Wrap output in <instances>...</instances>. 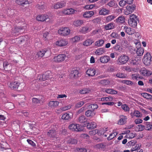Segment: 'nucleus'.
<instances>
[{
    "label": "nucleus",
    "instance_id": "1",
    "mask_svg": "<svg viewBox=\"0 0 152 152\" xmlns=\"http://www.w3.org/2000/svg\"><path fill=\"white\" fill-rule=\"evenodd\" d=\"M139 22L137 17L134 14L131 15L129 19L128 20L129 25L132 27H136L137 25V22Z\"/></svg>",
    "mask_w": 152,
    "mask_h": 152
},
{
    "label": "nucleus",
    "instance_id": "2",
    "mask_svg": "<svg viewBox=\"0 0 152 152\" xmlns=\"http://www.w3.org/2000/svg\"><path fill=\"white\" fill-rule=\"evenodd\" d=\"M36 20L38 21L48 22L50 21L49 16L46 14L39 15L36 17Z\"/></svg>",
    "mask_w": 152,
    "mask_h": 152
},
{
    "label": "nucleus",
    "instance_id": "3",
    "mask_svg": "<svg viewBox=\"0 0 152 152\" xmlns=\"http://www.w3.org/2000/svg\"><path fill=\"white\" fill-rule=\"evenodd\" d=\"M51 54V52L47 49H42L38 52L37 55L39 57L42 58L45 55L46 57L49 56Z\"/></svg>",
    "mask_w": 152,
    "mask_h": 152
},
{
    "label": "nucleus",
    "instance_id": "4",
    "mask_svg": "<svg viewBox=\"0 0 152 152\" xmlns=\"http://www.w3.org/2000/svg\"><path fill=\"white\" fill-rule=\"evenodd\" d=\"M70 30L68 27L61 28L58 31L59 34L62 36H66L69 35L70 32Z\"/></svg>",
    "mask_w": 152,
    "mask_h": 152
},
{
    "label": "nucleus",
    "instance_id": "5",
    "mask_svg": "<svg viewBox=\"0 0 152 152\" xmlns=\"http://www.w3.org/2000/svg\"><path fill=\"white\" fill-rule=\"evenodd\" d=\"M66 58V55L64 54H60L57 56H55L53 59V61L56 63H59L63 61Z\"/></svg>",
    "mask_w": 152,
    "mask_h": 152
},
{
    "label": "nucleus",
    "instance_id": "6",
    "mask_svg": "<svg viewBox=\"0 0 152 152\" xmlns=\"http://www.w3.org/2000/svg\"><path fill=\"white\" fill-rule=\"evenodd\" d=\"M129 57L125 55H121L118 58V62L119 64H125L128 61Z\"/></svg>",
    "mask_w": 152,
    "mask_h": 152
},
{
    "label": "nucleus",
    "instance_id": "7",
    "mask_svg": "<svg viewBox=\"0 0 152 152\" xmlns=\"http://www.w3.org/2000/svg\"><path fill=\"white\" fill-rule=\"evenodd\" d=\"M57 132L55 129H49L47 132V134L48 136L50 138L57 139Z\"/></svg>",
    "mask_w": 152,
    "mask_h": 152
},
{
    "label": "nucleus",
    "instance_id": "8",
    "mask_svg": "<svg viewBox=\"0 0 152 152\" xmlns=\"http://www.w3.org/2000/svg\"><path fill=\"white\" fill-rule=\"evenodd\" d=\"M92 29L90 24H87V25L81 27L80 29V31L83 34H86L90 32Z\"/></svg>",
    "mask_w": 152,
    "mask_h": 152
},
{
    "label": "nucleus",
    "instance_id": "9",
    "mask_svg": "<svg viewBox=\"0 0 152 152\" xmlns=\"http://www.w3.org/2000/svg\"><path fill=\"white\" fill-rule=\"evenodd\" d=\"M143 63L146 65H149L151 62V57L150 54L149 53H147L145 55L143 59Z\"/></svg>",
    "mask_w": 152,
    "mask_h": 152
},
{
    "label": "nucleus",
    "instance_id": "10",
    "mask_svg": "<svg viewBox=\"0 0 152 152\" xmlns=\"http://www.w3.org/2000/svg\"><path fill=\"white\" fill-rule=\"evenodd\" d=\"M20 84L18 81H12L10 83L9 86L12 90H16L18 89Z\"/></svg>",
    "mask_w": 152,
    "mask_h": 152
},
{
    "label": "nucleus",
    "instance_id": "11",
    "mask_svg": "<svg viewBox=\"0 0 152 152\" xmlns=\"http://www.w3.org/2000/svg\"><path fill=\"white\" fill-rule=\"evenodd\" d=\"M68 43V41L65 39L59 40L56 42V45L60 47L66 45Z\"/></svg>",
    "mask_w": 152,
    "mask_h": 152
},
{
    "label": "nucleus",
    "instance_id": "12",
    "mask_svg": "<svg viewBox=\"0 0 152 152\" xmlns=\"http://www.w3.org/2000/svg\"><path fill=\"white\" fill-rule=\"evenodd\" d=\"M66 4V2L64 1H61L56 3L54 6L55 9H58L64 7Z\"/></svg>",
    "mask_w": 152,
    "mask_h": 152
},
{
    "label": "nucleus",
    "instance_id": "13",
    "mask_svg": "<svg viewBox=\"0 0 152 152\" xmlns=\"http://www.w3.org/2000/svg\"><path fill=\"white\" fill-rule=\"evenodd\" d=\"M120 119L118 121L117 124L119 125H123L125 124L126 122L127 117L123 115L120 116Z\"/></svg>",
    "mask_w": 152,
    "mask_h": 152
},
{
    "label": "nucleus",
    "instance_id": "14",
    "mask_svg": "<svg viewBox=\"0 0 152 152\" xmlns=\"http://www.w3.org/2000/svg\"><path fill=\"white\" fill-rule=\"evenodd\" d=\"M99 135L103 134L104 136L106 137L107 136L108 134L110 132V131L108 128H104L100 130H99Z\"/></svg>",
    "mask_w": 152,
    "mask_h": 152
},
{
    "label": "nucleus",
    "instance_id": "15",
    "mask_svg": "<svg viewBox=\"0 0 152 152\" xmlns=\"http://www.w3.org/2000/svg\"><path fill=\"white\" fill-rule=\"evenodd\" d=\"M135 6L134 5L127 6L126 7L127 11L125 12V14L128 15L131 14L135 10Z\"/></svg>",
    "mask_w": 152,
    "mask_h": 152
},
{
    "label": "nucleus",
    "instance_id": "16",
    "mask_svg": "<svg viewBox=\"0 0 152 152\" xmlns=\"http://www.w3.org/2000/svg\"><path fill=\"white\" fill-rule=\"evenodd\" d=\"M130 115L132 118L135 117L137 118H140L142 116V114L138 110H135L130 113Z\"/></svg>",
    "mask_w": 152,
    "mask_h": 152
},
{
    "label": "nucleus",
    "instance_id": "17",
    "mask_svg": "<svg viewBox=\"0 0 152 152\" xmlns=\"http://www.w3.org/2000/svg\"><path fill=\"white\" fill-rule=\"evenodd\" d=\"M15 3L23 7L29 4L28 0H16Z\"/></svg>",
    "mask_w": 152,
    "mask_h": 152
},
{
    "label": "nucleus",
    "instance_id": "18",
    "mask_svg": "<svg viewBox=\"0 0 152 152\" xmlns=\"http://www.w3.org/2000/svg\"><path fill=\"white\" fill-rule=\"evenodd\" d=\"M124 29L125 30V32L127 34L129 35H132L135 32V30L134 29L127 26H124Z\"/></svg>",
    "mask_w": 152,
    "mask_h": 152
},
{
    "label": "nucleus",
    "instance_id": "19",
    "mask_svg": "<svg viewBox=\"0 0 152 152\" xmlns=\"http://www.w3.org/2000/svg\"><path fill=\"white\" fill-rule=\"evenodd\" d=\"M86 74L88 76H94L96 73V70L93 68H90L88 69L86 71Z\"/></svg>",
    "mask_w": 152,
    "mask_h": 152
},
{
    "label": "nucleus",
    "instance_id": "20",
    "mask_svg": "<svg viewBox=\"0 0 152 152\" xmlns=\"http://www.w3.org/2000/svg\"><path fill=\"white\" fill-rule=\"evenodd\" d=\"M59 104L57 101H50L48 104V105L51 108L54 109Z\"/></svg>",
    "mask_w": 152,
    "mask_h": 152
},
{
    "label": "nucleus",
    "instance_id": "21",
    "mask_svg": "<svg viewBox=\"0 0 152 152\" xmlns=\"http://www.w3.org/2000/svg\"><path fill=\"white\" fill-rule=\"evenodd\" d=\"M26 28V26H23L22 27H15L14 28H12V33H16L18 32H20L23 29Z\"/></svg>",
    "mask_w": 152,
    "mask_h": 152
},
{
    "label": "nucleus",
    "instance_id": "22",
    "mask_svg": "<svg viewBox=\"0 0 152 152\" xmlns=\"http://www.w3.org/2000/svg\"><path fill=\"white\" fill-rule=\"evenodd\" d=\"M94 42L93 39L91 38H88L83 42V44L84 46H88L91 45Z\"/></svg>",
    "mask_w": 152,
    "mask_h": 152
},
{
    "label": "nucleus",
    "instance_id": "23",
    "mask_svg": "<svg viewBox=\"0 0 152 152\" xmlns=\"http://www.w3.org/2000/svg\"><path fill=\"white\" fill-rule=\"evenodd\" d=\"M110 11L106 8H102L99 10V14L101 15H105L109 14Z\"/></svg>",
    "mask_w": 152,
    "mask_h": 152
},
{
    "label": "nucleus",
    "instance_id": "24",
    "mask_svg": "<svg viewBox=\"0 0 152 152\" xmlns=\"http://www.w3.org/2000/svg\"><path fill=\"white\" fill-rule=\"evenodd\" d=\"M110 60V57L109 56H102L100 58V61L103 63L105 64L107 63Z\"/></svg>",
    "mask_w": 152,
    "mask_h": 152
},
{
    "label": "nucleus",
    "instance_id": "25",
    "mask_svg": "<svg viewBox=\"0 0 152 152\" xmlns=\"http://www.w3.org/2000/svg\"><path fill=\"white\" fill-rule=\"evenodd\" d=\"M95 114V113L92 110H88L85 112L86 115L88 118H92L94 117Z\"/></svg>",
    "mask_w": 152,
    "mask_h": 152
},
{
    "label": "nucleus",
    "instance_id": "26",
    "mask_svg": "<svg viewBox=\"0 0 152 152\" xmlns=\"http://www.w3.org/2000/svg\"><path fill=\"white\" fill-rule=\"evenodd\" d=\"M125 22V18L123 16H119L116 19V22L119 24L123 23Z\"/></svg>",
    "mask_w": 152,
    "mask_h": 152
},
{
    "label": "nucleus",
    "instance_id": "27",
    "mask_svg": "<svg viewBox=\"0 0 152 152\" xmlns=\"http://www.w3.org/2000/svg\"><path fill=\"white\" fill-rule=\"evenodd\" d=\"M96 124L95 122H93L91 123H89L87 125V128L89 129H93L96 127Z\"/></svg>",
    "mask_w": 152,
    "mask_h": 152
},
{
    "label": "nucleus",
    "instance_id": "28",
    "mask_svg": "<svg viewBox=\"0 0 152 152\" xmlns=\"http://www.w3.org/2000/svg\"><path fill=\"white\" fill-rule=\"evenodd\" d=\"M94 12L92 11H86L83 15V17L86 18L91 17L94 15Z\"/></svg>",
    "mask_w": 152,
    "mask_h": 152
},
{
    "label": "nucleus",
    "instance_id": "29",
    "mask_svg": "<svg viewBox=\"0 0 152 152\" xmlns=\"http://www.w3.org/2000/svg\"><path fill=\"white\" fill-rule=\"evenodd\" d=\"M141 73L142 75L144 76H149L152 75V72L146 69L142 70Z\"/></svg>",
    "mask_w": 152,
    "mask_h": 152
},
{
    "label": "nucleus",
    "instance_id": "30",
    "mask_svg": "<svg viewBox=\"0 0 152 152\" xmlns=\"http://www.w3.org/2000/svg\"><path fill=\"white\" fill-rule=\"evenodd\" d=\"M43 97V96H41V98H33L32 99V103L34 104L40 103L42 101V99Z\"/></svg>",
    "mask_w": 152,
    "mask_h": 152
},
{
    "label": "nucleus",
    "instance_id": "31",
    "mask_svg": "<svg viewBox=\"0 0 152 152\" xmlns=\"http://www.w3.org/2000/svg\"><path fill=\"white\" fill-rule=\"evenodd\" d=\"M105 52V50L104 48H100L97 49L95 51L96 54L98 55H100Z\"/></svg>",
    "mask_w": 152,
    "mask_h": 152
},
{
    "label": "nucleus",
    "instance_id": "32",
    "mask_svg": "<svg viewBox=\"0 0 152 152\" xmlns=\"http://www.w3.org/2000/svg\"><path fill=\"white\" fill-rule=\"evenodd\" d=\"M116 51H118L120 53L123 52L124 50L123 49L124 48H123L122 47H121L120 45L118 44H116L113 48Z\"/></svg>",
    "mask_w": 152,
    "mask_h": 152
},
{
    "label": "nucleus",
    "instance_id": "33",
    "mask_svg": "<svg viewBox=\"0 0 152 152\" xmlns=\"http://www.w3.org/2000/svg\"><path fill=\"white\" fill-rule=\"evenodd\" d=\"M84 23L83 20H77L74 21L73 22V24L76 27H78L81 26Z\"/></svg>",
    "mask_w": 152,
    "mask_h": 152
},
{
    "label": "nucleus",
    "instance_id": "34",
    "mask_svg": "<svg viewBox=\"0 0 152 152\" xmlns=\"http://www.w3.org/2000/svg\"><path fill=\"white\" fill-rule=\"evenodd\" d=\"M79 74L78 70L74 69L71 71L70 75L71 78H74L77 76Z\"/></svg>",
    "mask_w": 152,
    "mask_h": 152
},
{
    "label": "nucleus",
    "instance_id": "35",
    "mask_svg": "<svg viewBox=\"0 0 152 152\" xmlns=\"http://www.w3.org/2000/svg\"><path fill=\"white\" fill-rule=\"evenodd\" d=\"M78 121L80 123H84L87 121V118L84 115H82L79 117L78 118Z\"/></svg>",
    "mask_w": 152,
    "mask_h": 152
},
{
    "label": "nucleus",
    "instance_id": "36",
    "mask_svg": "<svg viewBox=\"0 0 152 152\" xmlns=\"http://www.w3.org/2000/svg\"><path fill=\"white\" fill-rule=\"evenodd\" d=\"M110 81L108 80H100L99 83L104 86L108 85L110 83Z\"/></svg>",
    "mask_w": 152,
    "mask_h": 152
},
{
    "label": "nucleus",
    "instance_id": "37",
    "mask_svg": "<svg viewBox=\"0 0 152 152\" xmlns=\"http://www.w3.org/2000/svg\"><path fill=\"white\" fill-rule=\"evenodd\" d=\"M114 23H110L105 25V29L107 30L113 29L114 28Z\"/></svg>",
    "mask_w": 152,
    "mask_h": 152
},
{
    "label": "nucleus",
    "instance_id": "38",
    "mask_svg": "<svg viewBox=\"0 0 152 152\" xmlns=\"http://www.w3.org/2000/svg\"><path fill=\"white\" fill-rule=\"evenodd\" d=\"M104 43V40L103 39H100L96 41L95 42V46H97L98 47H101L103 45Z\"/></svg>",
    "mask_w": 152,
    "mask_h": 152
},
{
    "label": "nucleus",
    "instance_id": "39",
    "mask_svg": "<svg viewBox=\"0 0 152 152\" xmlns=\"http://www.w3.org/2000/svg\"><path fill=\"white\" fill-rule=\"evenodd\" d=\"M141 94L142 96L147 99H152V96L147 93H143Z\"/></svg>",
    "mask_w": 152,
    "mask_h": 152
},
{
    "label": "nucleus",
    "instance_id": "40",
    "mask_svg": "<svg viewBox=\"0 0 152 152\" xmlns=\"http://www.w3.org/2000/svg\"><path fill=\"white\" fill-rule=\"evenodd\" d=\"M80 38L79 36H75V37L72 38L71 39V41L74 43H77L80 41Z\"/></svg>",
    "mask_w": 152,
    "mask_h": 152
},
{
    "label": "nucleus",
    "instance_id": "41",
    "mask_svg": "<svg viewBox=\"0 0 152 152\" xmlns=\"http://www.w3.org/2000/svg\"><path fill=\"white\" fill-rule=\"evenodd\" d=\"M145 126L141 124H140L137 125L136 127V130L137 131L139 132L142 131L144 129Z\"/></svg>",
    "mask_w": 152,
    "mask_h": 152
},
{
    "label": "nucleus",
    "instance_id": "42",
    "mask_svg": "<svg viewBox=\"0 0 152 152\" xmlns=\"http://www.w3.org/2000/svg\"><path fill=\"white\" fill-rule=\"evenodd\" d=\"M144 49L142 48H137L136 51V53L138 56H141L144 53Z\"/></svg>",
    "mask_w": 152,
    "mask_h": 152
},
{
    "label": "nucleus",
    "instance_id": "43",
    "mask_svg": "<svg viewBox=\"0 0 152 152\" xmlns=\"http://www.w3.org/2000/svg\"><path fill=\"white\" fill-rule=\"evenodd\" d=\"M61 118L63 120H67L70 118V116L69 113H65L62 115Z\"/></svg>",
    "mask_w": 152,
    "mask_h": 152
},
{
    "label": "nucleus",
    "instance_id": "44",
    "mask_svg": "<svg viewBox=\"0 0 152 152\" xmlns=\"http://www.w3.org/2000/svg\"><path fill=\"white\" fill-rule=\"evenodd\" d=\"M105 91L107 93L109 94H116L117 93V91L111 89H106Z\"/></svg>",
    "mask_w": 152,
    "mask_h": 152
},
{
    "label": "nucleus",
    "instance_id": "45",
    "mask_svg": "<svg viewBox=\"0 0 152 152\" xmlns=\"http://www.w3.org/2000/svg\"><path fill=\"white\" fill-rule=\"evenodd\" d=\"M106 146V145L105 144L103 143L98 144L96 145V147L97 148L99 149H104Z\"/></svg>",
    "mask_w": 152,
    "mask_h": 152
},
{
    "label": "nucleus",
    "instance_id": "46",
    "mask_svg": "<svg viewBox=\"0 0 152 152\" xmlns=\"http://www.w3.org/2000/svg\"><path fill=\"white\" fill-rule=\"evenodd\" d=\"M116 18V16L114 15H111L107 16L106 18V20L109 22L113 20Z\"/></svg>",
    "mask_w": 152,
    "mask_h": 152
},
{
    "label": "nucleus",
    "instance_id": "47",
    "mask_svg": "<svg viewBox=\"0 0 152 152\" xmlns=\"http://www.w3.org/2000/svg\"><path fill=\"white\" fill-rule=\"evenodd\" d=\"M116 76L119 78H126V75L123 73H121L120 72L118 73L116 75Z\"/></svg>",
    "mask_w": 152,
    "mask_h": 152
},
{
    "label": "nucleus",
    "instance_id": "48",
    "mask_svg": "<svg viewBox=\"0 0 152 152\" xmlns=\"http://www.w3.org/2000/svg\"><path fill=\"white\" fill-rule=\"evenodd\" d=\"M42 77V78L40 79L39 78V80L42 81H44L45 80H47L49 78V76L47 75L46 74H43L42 75H40V77Z\"/></svg>",
    "mask_w": 152,
    "mask_h": 152
},
{
    "label": "nucleus",
    "instance_id": "49",
    "mask_svg": "<svg viewBox=\"0 0 152 152\" xmlns=\"http://www.w3.org/2000/svg\"><path fill=\"white\" fill-rule=\"evenodd\" d=\"M121 107L126 112H128L129 111L130 108L126 104H124L121 105Z\"/></svg>",
    "mask_w": 152,
    "mask_h": 152
},
{
    "label": "nucleus",
    "instance_id": "50",
    "mask_svg": "<svg viewBox=\"0 0 152 152\" xmlns=\"http://www.w3.org/2000/svg\"><path fill=\"white\" fill-rule=\"evenodd\" d=\"M99 133V130L96 129L92 131H90L89 132V134L90 135H93L95 134H98Z\"/></svg>",
    "mask_w": 152,
    "mask_h": 152
},
{
    "label": "nucleus",
    "instance_id": "51",
    "mask_svg": "<svg viewBox=\"0 0 152 152\" xmlns=\"http://www.w3.org/2000/svg\"><path fill=\"white\" fill-rule=\"evenodd\" d=\"M111 37L112 38L115 39H119L120 36L117 33L115 32L112 33L111 34Z\"/></svg>",
    "mask_w": 152,
    "mask_h": 152
},
{
    "label": "nucleus",
    "instance_id": "52",
    "mask_svg": "<svg viewBox=\"0 0 152 152\" xmlns=\"http://www.w3.org/2000/svg\"><path fill=\"white\" fill-rule=\"evenodd\" d=\"M113 98L111 97H102L101 98V100L103 101H112Z\"/></svg>",
    "mask_w": 152,
    "mask_h": 152
},
{
    "label": "nucleus",
    "instance_id": "53",
    "mask_svg": "<svg viewBox=\"0 0 152 152\" xmlns=\"http://www.w3.org/2000/svg\"><path fill=\"white\" fill-rule=\"evenodd\" d=\"M89 91L86 88H84L80 90L79 93L81 94H85L88 93Z\"/></svg>",
    "mask_w": 152,
    "mask_h": 152
},
{
    "label": "nucleus",
    "instance_id": "54",
    "mask_svg": "<svg viewBox=\"0 0 152 152\" xmlns=\"http://www.w3.org/2000/svg\"><path fill=\"white\" fill-rule=\"evenodd\" d=\"M122 82L125 84L129 85L132 86L133 84V83L132 81L128 80H123Z\"/></svg>",
    "mask_w": 152,
    "mask_h": 152
},
{
    "label": "nucleus",
    "instance_id": "55",
    "mask_svg": "<svg viewBox=\"0 0 152 152\" xmlns=\"http://www.w3.org/2000/svg\"><path fill=\"white\" fill-rule=\"evenodd\" d=\"M132 77L133 80H138L140 78V77L139 74L135 73L132 75Z\"/></svg>",
    "mask_w": 152,
    "mask_h": 152
},
{
    "label": "nucleus",
    "instance_id": "56",
    "mask_svg": "<svg viewBox=\"0 0 152 152\" xmlns=\"http://www.w3.org/2000/svg\"><path fill=\"white\" fill-rule=\"evenodd\" d=\"M152 128V125L150 122H147L146 124V129L149 130Z\"/></svg>",
    "mask_w": 152,
    "mask_h": 152
},
{
    "label": "nucleus",
    "instance_id": "57",
    "mask_svg": "<svg viewBox=\"0 0 152 152\" xmlns=\"http://www.w3.org/2000/svg\"><path fill=\"white\" fill-rule=\"evenodd\" d=\"M82 130V127L79 124H76V126L74 131H80Z\"/></svg>",
    "mask_w": 152,
    "mask_h": 152
},
{
    "label": "nucleus",
    "instance_id": "58",
    "mask_svg": "<svg viewBox=\"0 0 152 152\" xmlns=\"http://www.w3.org/2000/svg\"><path fill=\"white\" fill-rule=\"evenodd\" d=\"M68 142L71 144H74L77 142L76 140L74 139H71L70 140L68 141Z\"/></svg>",
    "mask_w": 152,
    "mask_h": 152
},
{
    "label": "nucleus",
    "instance_id": "59",
    "mask_svg": "<svg viewBox=\"0 0 152 152\" xmlns=\"http://www.w3.org/2000/svg\"><path fill=\"white\" fill-rule=\"evenodd\" d=\"M143 120L139 118H137L134 121V122L136 124H141Z\"/></svg>",
    "mask_w": 152,
    "mask_h": 152
},
{
    "label": "nucleus",
    "instance_id": "60",
    "mask_svg": "<svg viewBox=\"0 0 152 152\" xmlns=\"http://www.w3.org/2000/svg\"><path fill=\"white\" fill-rule=\"evenodd\" d=\"M24 37L23 36H21L17 39V41L19 44L21 43L23 41H24Z\"/></svg>",
    "mask_w": 152,
    "mask_h": 152
},
{
    "label": "nucleus",
    "instance_id": "61",
    "mask_svg": "<svg viewBox=\"0 0 152 152\" xmlns=\"http://www.w3.org/2000/svg\"><path fill=\"white\" fill-rule=\"evenodd\" d=\"M90 108L91 109L94 111L95 109H97L98 108V106L96 104H93L90 105Z\"/></svg>",
    "mask_w": 152,
    "mask_h": 152
},
{
    "label": "nucleus",
    "instance_id": "62",
    "mask_svg": "<svg viewBox=\"0 0 152 152\" xmlns=\"http://www.w3.org/2000/svg\"><path fill=\"white\" fill-rule=\"evenodd\" d=\"M27 141L30 145L34 147H35L36 145L35 143L31 140L27 139Z\"/></svg>",
    "mask_w": 152,
    "mask_h": 152
},
{
    "label": "nucleus",
    "instance_id": "63",
    "mask_svg": "<svg viewBox=\"0 0 152 152\" xmlns=\"http://www.w3.org/2000/svg\"><path fill=\"white\" fill-rule=\"evenodd\" d=\"M76 126V124H72L70 125L69 126V128L72 131H75V128Z\"/></svg>",
    "mask_w": 152,
    "mask_h": 152
},
{
    "label": "nucleus",
    "instance_id": "64",
    "mask_svg": "<svg viewBox=\"0 0 152 152\" xmlns=\"http://www.w3.org/2000/svg\"><path fill=\"white\" fill-rule=\"evenodd\" d=\"M77 152H87V150L84 148H78L77 149Z\"/></svg>",
    "mask_w": 152,
    "mask_h": 152
}]
</instances>
